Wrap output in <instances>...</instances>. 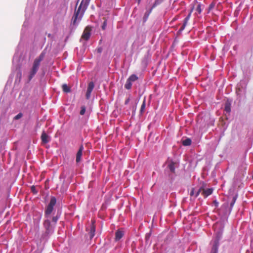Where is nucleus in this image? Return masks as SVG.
<instances>
[{
  "mask_svg": "<svg viewBox=\"0 0 253 253\" xmlns=\"http://www.w3.org/2000/svg\"><path fill=\"white\" fill-rule=\"evenodd\" d=\"M90 0H82L78 9L75 11L72 18V24L76 25L77 21L79 22L82 18L84 11L86 9Z\"/></svg>",
  "mask_w": 253,
  "mask_h": 253,
  "instance_id": "nucleus-1",
  "label": "nucleus"
},
{
  "mask_svg": "<svg viewBox=\"0 0 253 253\" xmlns=\"http://www.w3.org/2000/svg\"><path fill=\"white\" fill-rule=\"evenodd\" d=\"M44 56V53L42 52L39 57L36 58L33 63L31 68L27 73V78L28 82H30L37 73L41 61L43 60Z\"/></svg>",
  "mask_w": 253,
  "mask_h": 253,
  "instance_id": "nucleus-2",
  "label": "nucleus"
},
{
  "mask_svg": "<svg viewBox=\"0 0 253 253\" xmlns=\"http://www.w3.org/2000/svg\"><path fill=\"white\" fill-rule=\"evenodd\" d=\"M43 226L45 231L42 234V238L43 239L47 240L54 233L55 226L54 224H52L51 222L50 218H45L44 220Z\"/></svg>",
  "mask_w": 253,
  "mask_h": 253,
  "instance_id": "nucleus-3",
  "label": "nucleus"
},
{
  "mask_svg": "<svg viewBox=\"0 0 253 253\" xmlns=\"http://www.w3.org/2000/svg\"><path fill=\"white\" fill-rule=\"evenodd\" d=\"M56 203V199L55 197H51L49 204L47 205L44 211V217L50 218L51 214L54 210V207Z\"/></svg>",
  "mask_w": 253,
  "mask_h": 253,
  "instance_id": "nucleus-4",
  "label": "nucleus"
},
{
  "mask_svg": "<svg viewBox=\"0 0 253 253\" xmlns=\"http://www.w3.org/2000/svg\"><path fill=\"white\" fill-rule=\"evenodd\" d=\"M94 84L92 82H91L88 84L85 95L86 99H88L90 98L91 93L94 88Z\"/></svg>",
  "mask_w": 253,
  "mask_h": 253,
  "instance_id": "nucleus-5",
  "label": "nucleus"
},
{
  "mask_svg": "<svg viewBox=\"0 0 253 253\" xmlns=\"http://www.w3.org/2000/svg\"><path fill=\"white\" fill-rule=\"evenodd\" d=\"M168 168L169 169L170 172L174 173L175 172V166L176 164V162H174L171 160H168Z\"/></svg>",
  "mask_w": 253,
  "mask_h": 253,
  "instance_id": "nucleus-6",
  "label": "nucleus"
},
{
  "mask_svg": "<svg viewBox=\"0 0 253 253\" xmlns=\"http://www.w3.org/2000/svg\"><path fill=\"white\" fill-rule=\"evenodd\" d=\"M41 139L44 144L47 143L50 140V137L44 131H43L42 134Z\"/></svg>",
  "mask_w": 253,
  "mask_h": 253,
  "instance_id": "nucleus-7",
  "label": "nucleus"
},
{
  "mask_svg": "<svg viewBox=\"0 0 253 253\" xmlns=\"http://www.w3.org/2000/svg\"><path fill=\"white\" fill-rule=\"evenodd\" d=\"M84 150V147L83 145H81L79 149L77 152V155H76V162L79 163L81 161L82 156L83 154V151Z\"/></svg>",
  "mask_w": 253,
  "mask_h": 253,
  "instance_id": "nucleus-8",
  "label": "nucleus"
},
{
  "mask_svg": "<svg viewBox=\"0 0 253 253\" xmlns=\"http://www.w3.org/2000/svg\"><path fill=\"white\" fill-rule=\"evenodd\" d=\"M213 192L212 188H208L206 189H203L202 190V194L205 197H207L209 195H211Z\"/></svg>",
  "mask_w": 253,
  "mask_h": 253,
  "instance_id": "nucleus-9",
  "label": "nucleus"
},
{
  "mask_svg": "<svg viewBox=\"0 0 253 253\" xmlns=\"http://www.w3.org/2000/svg\"><path fill=\"white\" fill-rule=\"evenodd\" d=\"M90 36V33L89 31H87V28H86L84 31L82 38L85 40V41H87L89 39V37Z\"/></svg>",
  "mask_w": 253,
  "mask_h": 253,
  "instance_id": "nucleus-10",
  "label": "nucleus"
},
{
  "mask_svg": "<svg viewBox=\"0 0 253 253\" xmlns=\"http://www.w3.org/2000/svg\"><path fill=\"white\" fill-rule=\"evenodd\" d=\"M124 236V233L121 230H118L116 233L115 239L117 241L120 240Z\"/></svg>",
  "mask_w": 253,
  "mask_h": 253,
  "instance_id": "nucleus-11",
  "label": "nucleus"
},
{
  "mask_svg": "<svg viewBox=\"0 0 253 253\" xmlns=\"http://www.w3.org/2000/svg\"><path fill=\"white\" fill-rule=\"evenodd\" d=\"M191 140L187 138L182 141V144L183 146H188L191 144Z\"/></svg>",
  "mask_w": 253,
  "mask_h": 253,
  "instance_id": "nucleus-12",
  "label": "nucleus"
},
{
  "mask_svg": "<svg viewBox=\"0 0 253 253\" xmlns=\"http://www.w3.org/2000/svg\"><path fill=\"white\" fill-rule=\"evenodd\" d=\"M95 226L92 224L90 227V231L89 232V237L91 239L92 238L95 234Z\"/></svg>",
  "mask_w": 253,
  "mask_h": 253,
  "instance_id": "nucleus-13",
  "label": "nucleus"
},
{
  "mask_svg": "<svg viewBox=\"0 0 253 253\" xmlns=\"http://www.w3.org/2000/svg\"><path fill=\"white\" fill-rule=\"evenodd\" d=\"M145 102H146V98H144V100L142 103V104L141 105L140 110V113L141 114H143L145 111V107H146Z\"/></svg>",
  "mask_w": 253,
  "mask_h": 253,
  "instance_id": "nucleus-14",
  "label": "nucleus"
},
{
  "mask_svg": "<svg viewBox=\"0 0 253 253\" xmlns=\"http://www.w3.org/2000/svg\"><path fill=\"white\" fill-rule=\"evenodd\" d=\"M138 77L135 75L132 74L127 79L129 81L131 82L132 83L137 81L138 80Z\"/></svg>",
  "mask_w": 253,
  "mask_h": 253,
  "instance_id": "nucleus-15",
  "label": "nucleus"
},
{
  "mask_svg": "<svg viewBox=\"0 0 253 253\" xmlns=\"http://www.w3.org/2000/svg\"><path fill=\"white\" fill-rule=\"evenodd\" d=\"M225 110L227 113H229L231 111V103L226 102L225 104Z\"/></svg>",
  "mask_w": 253,
  "mask_h": 253,
  "instance_id": "nucleus-16",
  "label": "nucleus"
},
{
  "mask_svg": "<svg viewBox=\"0 0 253 253\" xmlns=\"http://www.w3.org/2000/svg\"><path fill=\"white\" fill-rule=\"evenodd\" d=\"M132 82L129 81L128 79H127L126 84H125V87L126 89H130L132 86Z\"/></svg>",
  "mask_w": 253,
  "mask_h": 253,
  "instance_id": "nucleus-17",
  "label": "nucleus"
},
{
  "mask_svg": "<svg viewBox=\"0 0 253 253\" xmlns=\"http://www.w3.org/2000/svg\"><path fill=\"white\" fill-rule=\"evenodd\" d=\"M59 217H60V215H58V214L56 216H53L52 217V224H54L55 226Z\"/></svg>",
  "mask_w": 253,
  "mask_h": 253,
  "instance_id": "nucleus-18",
  "label": "nucleus"
},
{
  "mask_svg": "<svg viewBox=\"0 0 253 253\" xmlns=\"http://www.w3.org/2000/svg\"><path fill=\"white\" fill-rule=\"evenodd\" d=\"M62 89L63 91L66 93L70 92L71 91L70 88L66 84H63Z\"/></svg>",
  "mask_w": 253,
  "mask_h": 253,
  "instance_id": "nucleus-19",
  "label": "nucleus"
},
{
  "mask_svg": "<svg viewBox=\"0 0 253 253\" xmlns=\"http://www.w3.org/2000/svg\"><path fill=\"white\" fill-rule=\"evenodd\" d=\"M237 196H234V197L232 199V201L231 202L230 204V208H232L236 201V199H237Z\"/></svg>",
  "mask_w": 253,
  "mask_h": 253,
  "instance_id": "nucleus-20",
  "label": "nucleus"
},
{
  "mask_svg": "<svg viewBox=\"0 0 253 253\" xmlns=\"http://www.w3.org/2000/svg\"><path fill=\"white\" fill-rule=\"evenodd\" d=\"M152 9L151 8V9H150L149 10L145 12V13L144 14V18L145 19V20L147 19V18L148 17L149 15L151 13Z\"/></svg>",
  "mask_w": 253,
  "mask_h": 253,
  "instance_id": "nucleus-21",
  "label": "nucleus"
},
{
  "mask_svg": "<svg viewBox=\"0 0 253 253\" xmlns=\"http://www.w3.org/2000/svg\"><path fill=\"white\" fill-rule=\"evenodd\" d=\"M85 110H86V108L85 106H83L81 107V111H80V114L81 115H83L84 114L85 112Z\"/></svg>",
  "mask_w": 253,
  "mask_h": 253,
  "instance_id": "nucleus-22",
  "label": "nucleus"
},
{
  "mask_svg": "<svg viewBox=\"0 0 253 253\" xmlns=\"http://www.w3.org/2000/svg\"><path fill=\"white\" fill-rule=\"evenodd\" d=\"M22 117H23V114L22 113H19V114H18L17 115H16L14 117V120H19L20 118H21Z\"/></svg>",
  "mask_w": 253,
  "mask_h": 253,
  "instance_id": "nucleus-23",
  "label": "nucleus"
},
{
  "mask_svg": "<svg viewBox=\"0 0 253 253\" xmlns=\"http://www.w3.org/2000/svg\"><path fill=\"white\" fill-rule=\"evenodd\" d=\"M202 190H203L202 188H200L199 189H198V190H195V197H197L198 196V195H199L200 193L202 191Z\"/></svg>",
  "mask_w": 253,
  "mask_h": 253,
  "instance_id": "nucleus-24",
  "label": "nucleus"
},
{
  "mask_svg": "<svg viewBox=\"0 0 253 253\" xmlns=\"http://www.w3.org/2000/svg\"><path fill=\"white\" fill-rule=\"evenodd\" d=\"M18 60H19V58H18V56L14 55V56L13 57V63H14L15 62H16L17 64L18 62Z\"/></svg>",
  "mask_w": 253,
  "mask_h": 253,
  "instance_id": "nucleus-25",
  "label": "nucleus"
},
{
  "mask_svg": "<svg viewBox=\"0 0 253 253\" xmlns=\"http://www.w3.org/2000/svg\"><path fill=\"white\" fill-rule=\"evenodd\" d=\"M106 26H107V21L105 20L103 22V23L102 24V25L101 26L102 29L103 30H105L106 28Z\"/></svg>",
  "mask_w": 253,
  "mask_h": 253,
  "instance_id": "nucleus-26",
  "label": "nucleus"
},
{
  "mask_svg": "<svg viewBox=\"0 0 253 253\" xmlns=\"http://www.w3.org/2000/svg\"><path fill=\"white\" fill-rule=\"evenodd\" d=\"M192 11H193V8L190 10L189 13L188 14V15L184 19L186 20H188L189 21V20L190 19V18L191 17V13L192 12Z\"/></svg>",
  "mask_w": 253,
  "mask_h": 253,
  "instance_id": "nucleus-27",
  "label": "nucleus"
},
{
  "mask_svg": "<svg viewBox=\"0 0 253 253\" xmlns=\"http://www.w3.org/2000/svg\"><path fill=\"white\" fill-rule=\"evenodd\" d=\"M196 11L198 12V13H201V12H202V9H201V5L200 4H198L197 8H196Z\"/></svg>",
  "mask_w": 253,
  "mask_h": 253,
  "instance_id": "nucleus-28",
  "label": "nucleus"
},
{
  "mask_svg": "<svg viewBox=\"0 0 253 253\" xmlns=\"http://www.w3.org/2000/svg\"><path fill=\"white\" fill-rule=\"evenodd\" d=\"M190 196H194L195 195V189L193 188L190 193Z\"/></svg>",
  "mask_w": 253,
  "mask_h": 253,
  "instance_id": "nucleus-29",
  "label": "nucleus"
},
{
  "mask_svg": "<svg viewBox=\"0 0 253 253\" xmlns=\"http://www.w3.org/2000/svg\"><path fill=\"white\" fill-rule=\"evenodd\" d=\"M212 253H217V248L215 246L212 248Z\"/></svg>",
  "mask_w": 253,
  "mask_h": 253,
  "instance_id": "nucleus-30",
  "label": "nucleus"
},
{
  "mask_svg": "<svg viewBox=\"0 0 253 253\" xmlns=\"http://www.w3.org/2000/svg\"><path fill=\"white\" fill-rule=\"evenodd\" d=\"M185 27H186V26L183 24L182 26H181V27L180 28V29L179 30V32H181L183 30H184V29H185Z\"/></svg>",
  "mask_w": 253,
  "mask_h": 253,
  "instance_id": "nucleus-31",
  "label": "nucleus"
},
{
  "mask_svg": "<svg viewBox=\"0 0 253 253\" xmlns=\"http://www.w3.org/2000/svg\"><path fill=\"white\" fill-rule=\"evenodd\" d=\"M129 100H130V99L129 98H127L125 101V104H127L128 103V102H129Z\"/></svg>",
  "mask_w": 253,
  "mask_h": 253,
  "instance_id": "nucleus-32",
  "label": "nucleus"
},
{
  "mask_svg": "<svg viewBox=\"0 0 253 253\" xmlns=\"http://www.w3.org/2000/svg\"><path fill=\"white\" fill-rule=\"evenodd\" d=\"M188 22V20H186L184 19L183 24L185 25V26H186Z\"/></svg>",
  "mask_w": 253,
  "mask_h": 253,
  "instance_id": "nucleus-33",
  "label": "nucleus"
},
{
  "mask_svg": "<svg viewBox=\"0 0 253 253\" xmlns=\"http://www.w3.org/2000/svg\"><path fill=\"white\" fill-rule=\"evenodd\" d=\"M157 4H158V3H157V0H156V1H155V3H154V4H153V5L152 7V9L153 8H154V7H155V6L157 5Z\"/></svg>",
  "mask_w": 253,
  "mask_h": 253,
  "instance_id": "nucleus-34",
  "label": "nucleus"
},
{
  "mask_svg": "<svg viewBox=\"0 0 253 253\" xmlns=\"http://www.w3.org/2000/svg\"><path fill=\"white\" fill-rule=\"evenodd\" d=\"M136 1H137L138 3H139L141 0H136Z\"/></svg>",
  "mask_w": 253,
  "mask_h": 253,
  "instance_id": "nucleus-35",
  "label": "nucleus"
},
{
  "mask_svg": "<svg viewBox=\"0 0 253 253\" xmlns=\"http://www.w3.org/2000/svg\"><path fill=\"white\" fill-rule=\"evenodd\" d=\"M26 22H25L24 23L23 26H26Z\"/></svg>",
  "mask_w": 253,
  "mask_h": 253,
  "instance_id": "nucleus-36",
  "label": "nucleus"
},
{
  "mask_svg": "<svg viewBox=\"0 0 253 253\" xmlns=\"http://www.w3.org/2000/svg\"><path fill=\"white\" fill-rule=\"evenodd\" d=\"M212 7V5H210V7L211 8Z\"/></svg>",
  "mask_w": 253,
  "mask_h": 253,
  "instance_id": "nucleus-37",
  "label": "nucleus"
},
{
  "mask_svg": "<svg viewBox=\"0 0 253 253\" xmlns=\"http://www.w3.org/2000/svg\"><path fill=\"white\" fill-rule=\"evenodd\" d=\"M136 107L135 106V107H134V110H136Z\"/></svg>",
  "mask_w": 253,
  "mask_h": 253,
  "instance_id": "nucleus-38",
  "label": "nucleus"
}]
</instances>
